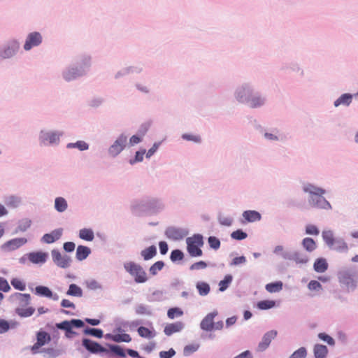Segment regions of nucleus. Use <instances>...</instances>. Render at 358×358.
<instances>
[{
  "label": "nucleus",
  "instance_id": "obj_1",
  "mask_svg": "<svg viewBox=\"0 0 358 358\" xmlns=\"http://www.w3.org/2000/svg\"><path fill=\"white\" fill-rule=\"evenodd\" d=\"M187 250L191 257H201L203 252L200 248L203 245V236L194 234L186 239Z\"/></svg>",
  "mask_w": 358,
  "mask_h": 358
},
{
  "label": "nucleus",
  "instance_id": "obj_2",
  "mask_svg": "<svg viewBox=\"0 0 358 358\" xmlns=\"http://www.w3.org/2000/svg\"><path fill=\"white\" fill-rule=\"evenodd\" d=\"M124 268L134 278L136 282L143 283L147 281V274L141 265L133 262H129L124 264Z\"/></svg>",
  "mask_w": 358,
  "mask_h": 358
},
{
  "label": "nucleus",
  "instance_id": "obj_3",
  "mask_svg": "<svg viewBox=\"0 0 358 358\" xmlns=\"http://www.w3.org/2000/svg\"><path fill=\"white\" fill-rule=\"evenodd\" d=\"M250 95H251V90L250 89L243 88L238 92L237 99L240 102H243L244 101L243 97L245 96H248V98L245 99V100H247L249 102L250 106L252 108L259 107L264 103V99H262L261 97L254 96V97L250 98Z\"/></svg>",
  "mask_w": 358,
  "mask_h": 358
},
{
  "label": "nucleus",
  "instance_id": "obj_4",
  "mask_svg": "<svg viewBox=\"0 0 358 358\" xmlns=\"http://www.w3.org/2000/svg\"><path fill=\"white\" fill-rule=\"evenodd\" d=\"M339 282L348 289H355L357 286V278L355 273L350 271H342L338 273Z\"/></svg>",
  "mask_w": 358,
  "mask_h": 358
},
{
  "label": "nucleus",
  "instance_id": "obj_5",
  "mask_svg": "<svg viewBox=\"0 0 358 358\" xmlns=\"http://www.w3.org/2000/svg\"><path fill=\"white\" fill-rule=\"evenodd\" d=\"M42 42V36L39 32H31L28 34L24 45L25 50H29L33 47L39 45Z\"/></svg>",
  "mask_w": 358,
  "mask_h": 358
},
{
  "label": "nucleus",
  "instance_id": "obj_6",
  "mask_svg": "<svg viewBox=\"0 0 358 358\" xmlns=\"http://www.w3.org/2000/svg\"><path fill=\"white\" fill-rule=\"evenodd\" d=\"M127 138L124 135L120 136L115 143L110 147L109 153L115 157L120 153L124 148Z\"/></svg>",
  "mask_w": 358,
  "mask_h": 358
},
{
  "label": "nucleus",
  "instance_id": "obj_7",
  "mask_svg": "<svg viewBox=\"0 0 358 358\" xmlns=\"http://www.w3.org/2000/svg\"><path fill=\"white\" fill-rule=\"evenodd\" d=\"M54 262L61 268H67L70 266L71 259L67 255H62L58 250H53L51 252Z\"/></svg>",
  "mask_w": 358,
  "mask_h": 358
},
{
  "label": "nucleus",
  "instance_id": "obj_8",
  "mask_svg": "<svg viewBox=\"0 0 358 358\" xmlns=\"http://www.w3.org/2000/svg\"><path fill=\"white\" fill-rule=\"evenodd\" d=\"M82 344L91 353L96 354L106 352V349L100 344L88 338H83Z\"/></svg>",
  "mask_w": 358,
  "mask_h": 358
},
{
  "label": "nucleus",
  "instance_id": "obj_9",
  "mask_svg": "<svg viewBox=\"0 0 358 358\" xmlns=\"http://www.w3.org/2000/svg\"><path fill=\"white\" fill-rule=\"evenodd\" d=\"M20 48L19 43L16 41H10L0 52L3 58H9L14 55Z\"/></svg>",
  "mask_w": 358,
  "mask_h": 358
},
{
  "label": "nucleus",
  "instance_id": "obj_10",
  "mask_svg": "<svg viewBox=\"0 0 358 358\" xmlns=\"http://www.w3.org/2000/svg\"><path fill=\"white\" fill-rule=\"evenodd\" d=\"M310 204L315 208L329 210L331 208V206L328 201L322 196H311L309 200Z\"/></svg>",
  "mask_w": 358,
  "mask_h": 358
},
{
  "label": "nucleus",
  "instance_id": "obj_11",
  "mask_svg": "<svg viewBox=\"0 0 358 358\" xmlns=\"http://www.w3.org/2000/svg\"><path fill=\"white\" fill-rule=\"evenodd\" d=\"M165 235L169 239L178 241L182 239L186 236V233L181 229L171 227L166 229Z\"/></svg>",
  "mask_w": 358,
  "mask_h": 358
},
{
  "label": "nucleus",
  "instance_id": "obj_12",
  "mask_svg": "<svg viewBox=\"0 0 358 358\" xmlns=\"http://www.w3.org/2000/svg\"><path fill=\"white\" fill-rule=\"evenodd\" d=\"M217 315V311L208 314L200 324L201 328L206 331H210L214 329V318Z\"/></svg>",
  "mask_w": 358,
  "mask_h": 358
},
{
  "label": "nucleus",
  "instance_id": "obj_13",
  "mask_svg": "<svg viewBox=\"0 0 358 358\" xmlns=\"http://www.w3.org/2000/svg\"><path fill=\"white\" fill-rule=\"evenodd\" d=\"M84 326V322L80 320L73 319L71 321L64 320L60 323L56 324V327L59 329L69 330V329H72L73 327H82Z\"/></svg>",
  "mask_w": 358,
  "mask_h": 358
},
{
  "label": "nucleus",
  "instance_id": "obj_14",
  "mask_svg": "<svg viewBox=\"0 0 358 358\" xmlns=\"http://www.w3.org/2000/svg\"><path fill=\"white\" fill-rule=\"evenodd\" d=\"M13 301L17 303L20 306L24 307L29 304L31 296L29 294L16 292L10 296Z\"/></svg>",
  "mask_w": 358,
  "mask_h": 358
},
{
  "label": "nucleus",
  "instance_id": "obj_15",
  "mask_svg": "<svg viewBox=\"0 0 358 358\" xmlns=\"http://www.w3.org/2000/svg\"><path fill=\"white\" fill-rule=\"evenodd\" d=\"M277 336L276 331H270L264 334L262 338V341L259 343L258 350L264 351L270 345L271 341Z\"/></svg>",
  "mask_w": 358,
  "mask_h": 358
},
{
  "label": "nucleus",
  "instance_id": "obj_16",
  "mask_svg": "<svg viewBox=\"0 0 358 358\" xmlns=\"http://www.w3.org/2000/svg\"><path fill=\"white\" fill-rule=\"evenodd\" d=\"M62 235V229H57L52 231L50 234H45L42 237V241L45 243H52L59 240Z\"/></svg>",
  "mask_w": 358,
  "mask_h": 358
},
{
  "label": "nucleus",
  "instance_id": "obj_17",
  "mask_svg": "<svg viewBox=\"0 0 358 358\" xmlns=\"http://www.w3.org/2000/svg\"><path fill=\"white\" fill-rule=\"evenodd\" d=\"M27 243L25 238H16L7 241L3 247L7 248L8 250H14Z\"/></svg>",
  "mask_w": 358,
  "mask_h": 358
},
{
  "label": "nucleus",
  "instance_id": "obj_18",
  "mask_svg": "<svg viewBox=\"0 0 358 358\" xmlns=\"http://www.w3.org/2000/svg\"><path fill=\"white\" fill-rule=\"evenodd\" d=\"M303 190L305 192L309 193L311 196H323L325 194V190L321 187H316L313 184H306L303 187Z\"/></svg>",
  "mask_w": 358,
  "mask_h": 358
},
{
  "label": "nucleus",
  "instance_id": "obj_19",
  "mask_svg": "<svg viewBox=\"0 0 358 358\" xmlns=\"http://www.w3.org/2000/svg\"><path fill=\"white\" fill-rule=\"evenodd\" d=\"M184 327V324L181 322H177L167 324L164 328V334L167 336H171L174 333L180 331Z\"/></svg>",
  "mask_w": 358,
  "mask_h": 358
},
{
  "label": "nucleus",
  "instance_id": "obj_20",
  "mask_svg": "<svg viewBox=\"0 0 358 358\" xmlns=\"http://www.w3.org/2000/svg\"><path fill=\"white\" fill-rule=\"evenodd\" d=\"M243 217L245 222H254L261 220V215L256 210H245L243 213Z\"/></svg>",
  "mask_w": 358,
  "mask_h": 358
},
{
  "label": "nucleus",
  "instance_id": "obj_21",
  "mask_svg": "<svg viewBox=\"0 0 358 358\" xmlns=\"http://www.w3.org/2000/svg\"><path fill=\"white\" fill-rule=\"evenodd\" d=\"M91 252L90 248L84 245H79L76 250V258L79 261L85 259Z\"/></svg>",
  "mask_w": 358,
  "mask_h": 358
},
{
  "label": "nucleus",
  "instance_id": "obj_22",
  "mask_svg": "<svg viewBox=\"0 0 358 358\" xmlns=\"http://www.w3.org/2000/svg\"><path fill=\"white\" fill-rule=\"evenodd\" d=\"M322 236L326 244L329 247L332 248L336 241L334 238L333 231L331 230H324L322 231Z\"/></svg>",
  "mask_w": 358,
  "mask_h": 358
},
{
  "label": "nucleus",
  "instance_id": "obj_23",
  "mask_svg": "<svg viewBox=\"0 0 358 358\" xmlns=\"http://www.w3.org/2000/svg\"><path fill=\"white\" fill-rule=\"evenodd\" d=\"M313 267L316 272L324 273L328 268V264L325 259L319 258L315 262Z\"/></svg>",
  "mask_w": 358,
  "mask_h": 358
},
{
  "label": "nucleus",
  "instance_id": "obj_24",
  "mask_svg": "<svg viewBox=\"0 0 358 358\" xmlns=\"http://www.w3.org/2000/svg\"><path fill=\"white\" fill-rule=\"evenodd\" d=\"M328 354V349L325 345L317 344L314 347L315 358H325Z\"/></svg>",
  "mask_w": 358,
  "mask_h": 358
},
{
  "label": "nucleus",
  "instance_id": "obj_25",
  "mask_svg": "<svg viewBox=\"0 0 358 358\" xmlns=\"http://www.w3.org/2000/svg\"><path fill=\"white\" fill-rule=\"evenodd\" d=\"M47 255L43 252L30 253L29 256V260L35 264L44 263L46 260Z\"/></svg>",
  "mask_w": 358,
  "mask_h": 358
},
{
  "label": "nucleus",
  "instance_id": "obj_26",
  "mask_svg": "<svg viewBox=\"0 0 358 358\" xmlns=\"http://www.w3.org/2000/svg\"><path fill=\"white\" fill-rule=\"evenodd\" d=\"M352 95L343 94L334 102V106L338 107L340 105L349 106L352 102Z\"/></svg>",
  "mask_w": 358,
  "mask_h": 358
},
{
  "label": "nucleus",
  "instance_id": "obj_27",
  "mask_svg": "<svg viewBox=\"0 0 358 358\" xmlns=\"http://www.w3.org/2000/svg\"><path fill=\"white\" fill-rule=\"evenodd\" d=\"M157 254V249L155 245H151L141 251V255L144 260H149Z\"/></svg>",
  "mask_w": 358,
  "mask_h": 358
},
{
  "label": "nucleus",
  "instance_id": "obj_28",
  "mask_svg": "<svg viewBox=\"0 0 358 358\" xmlns=\"http://www.w3.org/2000/svg\"><path fill=\"white\" fill-rule=\"evenodd\" d=\"M79 237L83 240L92 241L94 238V235L92 229L84 228L80 230Z\"/></svg>",
  "mask_w": 358,
  "mask_h": 358
},
{
  "label": "nucleus",
  "instance_id": "obj_29",
  "mask_svg": "<svg viewBox=\"0 0 358 358\" xmlns=\"http://www.w3.org/2000/svg\"><path fill=\"white\" fill-rule=\"evenodd\" d=\"M35 311V309L32 307L23 308V307H17L15 309L16 313L23 317H27L32 315Z\"/></svg>",
  "mask_w": 358,
  "mask_h": 358
},
{
  "label": "nucleus",
  "instance_id": "obj_30",
  "mask_svg": "<svg viewBox=\"0 0 358 358\" xmlns=\"http://www.w3.org/2000/svg\"><path fill=\"white\" fill-rule=\"evenodd\" d=\"M36 342L38 344H41L43 346L47 343H49L51 340L50 336L45 331H39L37 333L36 335Z\"/></svg>",
  "mask_w": 358,
  "mask_h": 358
},
{
  "label": "nucleus",
  "instance_id": "obj_31",
  "mask_svg": "<svg viewBox=\"0 0 358 358\" xmlns=\"http://www.w3.org/2000/svg\"><path fill=\"white\" fill-rule=\"evenodd\" d=\"M31 220L29 218H23L20 220L18 222L16 232L27 231L31 227Z\"/></svg>",
  "mask_w": 358,
  "mask_h": 358
},
{
  "label": "nucleus",
  "instance_id": "obj_32",
  "mask_svg": "<svg viewBox=\"0 0 358 358\" xmlns=\"http://www.w3.org/2000/svg\"><path fill=\"white\" fill-rule=\"evenodd\" d=\"M267 292L270 293L278 292L282 289V282L281 281L268 283L265 287Z\"/></svg>",
  "mask_w": 358,
  "mask_h": 358
},
{
  "label": "nucleus",
  "instance_id": "obj_33",
  "mask_svg": "<svg viewBox=\"0 0 358 358\" xmlns=\"http://www.w3.org/2000/svg\"><path fill=\"white\" fill-rule=\"evenodd\" d=\"M66 201L62 197H57L55 201V208L58 212H64L67 208Z\"/></svg>",
  "mask_w": 358,
  "mask_h": 358
},
{
  "label": "nucleus",
  "instance_id": "obj_34",
  "mask_svg": "<svg viewBox=\"0 0 358 358\" xmlns=\"http://www.w3.org/2000/svg\"><path fill=\"white\" fill-rule=\"evenodd\" d=\"M137 331L139 336L143 338H154L156 335V333L155 331H152L145 327H138Z\"/></svg>",
  "mask_w": 358,
  "mask_h": 358
},
{
  "label": "nucleus",
  "instance_id": "obj_35",
  "mask_svg": "<svg viewBox=\"0 0 358 358\" xmlns=\"http://www.w3.org/2000/svg\"><path fill=\"white\" fill-rule=\"evenodd\" d=\"M196 287L199 294L201 296L207 295L210 290L209 285L205 282H197Z\"/></svg>",
  "mask_w": 358,
  "mask_h": 358
},
{
  "label": "nucleus",
  "instance_id": "obj_36",
  "mask_svg": "<svg viewBox=\"0 0 358 358\" xmlns=\"http://www.w3.org/2000/svg\"><path fill=\"white\" fill-rule=\"evenodd\" d=\"M111 339L117 343L125 342L129 343L131 341V338L128 334H117L111 336Z\"/></svg>",
  "mask_w": 358,
  "mask_h": 358
},
{
  "label": "nucleus",
  "instance_id": "obj_37",
  "mask_svg": "<svg viewBox=\"0 0 358 358\" xmlns=\"http://www.w3.org/2000/svg\"><path fill=\"white\" fill-rule=\"evenodd\" d=\"M36 294L40 296H43L46 297H52V291L47 287L45 286H37L35 289Z\"/></svg>",
  "mask_w": 358,
  "mask_h": 358
},
{
  "label": "nucleus",
  "instance_id": "obj_38",
  "mask_svg": "<svg viewBox=\"0 0 358 358\" xmlns=\"http://www.w3.org/2000/svg\"><path fill=\"white\" fill-rule=\"evenodd\" d=\"M59 136L57 133H55V132L46 133L43 136L42 141L44 144H45L46 141L49 142L50 143H57V141H59Z\"/></svg>",
  "mask_w": 358,
  "mask_h": 358
},
{
  "label": "nucleus",
  "instance_id": "obj_39",
  "mask_svg": "<svg viewBox=\"0 0 358 358\" xmlns=\"http://www.w3.org/2000/svg\"><path fill=\"white\" fill-rule=\"evenodd\" d=\"M302 245L308 252H312L316 248V243L311 238H305L303 240Z\"/></svg>",
  "mask_w": 358,
  "mask_h": 358
},
{
  "label": "nucleus",
  "instance_id": "obj_40",
  "mask_svg": "<svg viewBox=\"0 0 358 358\" xmlns=\"http://www.w3.org/2000/svg\"><path fill=\"white\" fill-rule=\"evenodd\" d=\"M331 248L338 252H347L348 250V246L343 239H337Z\"/></svg>",
  "mask_w": 358,
  "mask_h": 358
},
{
  "label": "nucleus",
  "instance_id": "obj_41",
  "mask_svg": "<svg viewBox=\"0 0 358 358\" xmlns=\"http://www.w3.org/2000/svg\"><path fill=\"white\" fill-rule=\"evenodd\" d=\"M66 294L74 296H81L83 295V291L81 288L76 284H71Z\"/></svg>",
  "mask_w": 358,
  "mask_h": 358
},
{
  "label": "nucleus",
  "instance_id": "obj_42",
  "mask_svg": "<svg viewBox=\"0 0 358 358\" xmlns=\"http://www.w3.org/2000/svg\"><path fill=\"white\" fill-rule=\"evenodd\" d=\"M10 284L15 289H17L20 291H24L26 289L25 282L23 280H22L17 278H13L10 280Z\"/></svg>",
  "mask_w": 358,
  "mask_h": 358
},
{
  "label": "nucleus",
  "instance_id": "obj_43",
  "mask_svg": "<svg viewBox=\"0 0 358 358\" xmlns=\"http://www.w3.org/2000/svg\"><path fill=\"white\" fill-rule=\"evenodd\" d=\"M20 202H21V201L19 197L15 196H10L8 198H7V199L6 201V204L8 207L17 208L20 206Z\"/></svg>",
  "mask_w": 358,
  "mask_h": 358
},
{
  "label": "nucleus",
  "instance_id": "obj_44",
  "mask_svg": "<svg viewBox=\"0 0 358 358\" xmlns=\"http://www.w3.org/2000/svg\"><path fill=\"white\" fill-rule=\"evenodd\" d=\"M275 304V303L274 301L264 300L257 303V308L261 310H267L274 307Z\"/></svg>",
  "mask_w": 358,
  "mask_h": 358
},
{
  "label": "nucleus",
  "instance_id": "obj_45",
  "mask_svg": "<svg viewBox=\"0 0 358 358\" xmlns=\"http://www.w3.org/2000/svg\"><path fill=\"white\" fill-rule=\"evenodd\" d=\"M84 334L86 335H91L99 338H101L103 336V331L99 329L87 328L84 330Z\"/></svg>",
  "mask_w": 358,
  "mask_h": 358
},
{
  "label": "nucleus",
  "instance_id": "obj_46",
  "mask_svg": "<svg viewBox=\"0 0 358 358\" xmlns=\"http://www.w3.org/2000/svg\"><path fill=\"white\" fill-rule=\"evenodd\" d=\"M183 315V311L180 308H171L167 312V315L170 319L180 317Z\"/></svg>",
  "mask_w": 358,
  "mask_h": 358
},
{
  "label": "nucleus",
  "instance_id": "obj_47",
  "mask_svg": "<svg viewBox=\"0 0 358 358\" xmlns=\"http://www.w3.org/2000/svg\"><path fill=\"white\" fill-rule=\"evenodd\" d=\"M164 262L158 261L150 266L149 271L152 275H155L158 271H161L164 268Z\"/></svg>",
  "mask_w": 358,
  "mask_h": 358
},
{
  "label": "nucleus",
  "instance_id": "obj_48",
  "mask_svg": "<svg viewBox=\"0 0 358 358\" xmlns=\"http://www.w3.org/2000/svg\"><path fill=\"white\" fill-rule=\"evenodd\" d=\"M110 350L120 357H125L126 353L124 350L120 345H109Z\"/></svg>",
  "mask_w": 358,
  "mask_h": 358
},
{
  "label": "nucleus",
  "instance_id": "obj_49",
  "mask_svg": "<svg viewBox=\"0 0 358 358\" xmlns=\"http://www.w3.org/2000/svg\"><path fill=\"white\" fill-rule=\"evenodd\" d=\"M231 280L232 277L231 275H226L224 280H221L219 283L220 291L223 292L227 289Z\"/></svg>",
  "mask_w": 358,
  "mask_h": 358
},
{
  "label": "nucleus",
  "instance_id": "obj_50",
  "mask_svg": "<svg viewBox=\"0 0 358 358\" xmlns=\"http://www.w3.org/2000/svg\"><path fill=\"white\" fill-rule=\"evenodd\" d=\"M88 144L86 143L85 141H79L76 142V143H69L67 145V148H77L80 150H86L88 149Z\"/></svg>",
  "mask_w": 358,
  "mask_h": 358
},
{
  "label": "nucleus",
  "instance_id": "obj_51",
  "mask_svg": "<svg viewBox=\"0 0 358 358\" xmlns=\"http://www.w3.org/2000/svg\"><path fill=\"white\" fill-rule=\"evenodd\" d=\"M170 258L172 262L180 261L184 258V254L180 250H174L171 252Z\"/></svg>",
  "mask_w": 358,
  "mask_h": 358
},
{
  "label": "nucleus",
  "instance_id": "obj_52",
  "mask_svg": "<svg viewBox=\"0 0 358 358\" xmlns=\"http://www.w3.org/2000/svg\"><path fill=\"white\" fill-rule=\"evenodd\" d=\"M307 355L306 349L303 347L300 348L293 352L290 358H305Z\"/></svg>",
  "mask_w": 358,
  "mask_h": 358
},
{
  "label": "nucleus",
  "instance_id": "obj_53",
  "mask_svg": "<svg viewBox=\"0 0 358 358\" xmlns=\"http://www.w3.org/2000/svg\"><path fill=\"white\" fill-rule=\"evenodd\" d=\"M209 245L214 250H217L220 247V241L215 236H210L208 239Z\"/></svg>",
  "mask_w": 358,
  "mask_h": 358
},
{
  "label": "nucleus",
  "instance_id": "obj_54",
  "mask_svg": "<svg viewBox=\"0 0 358 358\" xmlns=\"http://www.w3.org/2000/svg\"><path fill=\"white\" fill-rule=\"evenodd\" d=\"M318 337L323 341L327 343V344H329L331 346H334L335 345L334 339L330 336L326 334L325 333H320L318 334Z\"/></svg>",
  "mask_w": 358,
  "mask_h": 358
},
{
  "label": "nucleus",
  "instance_id": "obj_55",
  "mask_svg": "<svg viewBox=\"0 0 358 358\" xmlns=\"http://www.w3.org/2000/svg\"><path fill=\"white\" fill-rule=\"evenodd\" d=\"M247 234L245 232H243L241 229H238L231 234V236L232 238L235 240H243L245 239L247 237Z\"/></svg>",
  "mask_w": 358,
  "mask_h": 358
},
{
  "label": "nucleus",
  "instance_id": "obj_56",
  "mask_svg": "<svg viewBox=\"0 0 358 358\" xmlns=\"http://www.w3.org/2000/svg\"><path fill=\"white\" fill-rule=\"evenodd\" d=\"M306 233L310 235H318L320 231L316 226L308 224L306 227Z\"/></svg>",
  "mask_w": 358,
  "mask_h": 358
},
{
  "label": "nucleus",
  "instance_id": "obj_57",
  "mask_svg": "<svg viewBox=\"0 0 358 358\" xmlns=\"http://www.w3.org/2000/svg\"><path fill=\"white\" fill-rule=\"evenodd\" d=\"M207 267V264L203 261H200L196 263H194L190 266L191 270H200L204 269Z\"/></svg>",
  "mask_w": 358,
  "mask_h": 358
},
{
  "label": "nucleus",
  "instance_id": "obj_58",
  "mask_svg": "<svg viewBox=\"0 0 358 358\" xmlns=\"http://www.w3.org/2000/svg\"><path fill=\"white\" fill-rule=\"evenodd\" d=\"M10 289V287L8 281L3 278H0V290H2L4 292H7Z\"/></svg>",
  "mask_w": 358,
  "mask_h": 358
},
{
  "label": "nucleus",
  "instance_id": "obj_59",
  "mask_svg": "<svg viewBox=\"0 0 358 358\" xmlns=\"http://www.w3.org/2000/svg\"><path fill=\"white\" fill-rule=\"evenodd\" d=\"M175 354H176L175 350L171 348L168 351L160 352L159 357H160V358H171Z\"/></svg>",
  "mask_w": 358,
  "mask_h": 358
},
{
  "label": "nucleus",
  "instance_id": "obj_60",
  "mask_svg": "<svg viewBox=\"0 0 358 358\" xmlns=\"http://www.w3.org/2000/svg\"><path fill=\"white\" fill-rule=\"evenodd\" d=\"M182 138L187 141H192L196 143H199L201 141V138L199 136L191 135V134H183Z\"/></svg>",
  "mask_w": 358,
  "mask_h": 358
},
{
  "label": "nucleus",
  "instance_id": "obj_61",
  "mask_svg": "<svg viewBox=\"0 0 358 358\" xmlns=\"http://www.w3.org/2000/svg\"><path fill=\"white\" fill-rule=\"evenodd\" d=\"M308 287L310 290H317L322 288L321 284L317 280H311Z\"/></svg>",
  "mask_w": 358,
  "mask_h": 358
},
{
  "label": "nucleus",
  "instance_id": "obj_62",
  "mask_svg": "<svg viewBox=\"0 0 358 358\" xmlns=\"http://www.w3.org/2000/svg\"><path fill=\"white\" fill-rule=\"evenodd\" d=\"M9 323L4 320H0V334L6 332L9 329Z\"/></svg>",
  "mask_w": 358,
  "mask_h": 358
},
{
  "label": "nucleus",
  "instance_id": "obj_63",
  "mask_svg": "<svg viewBox=\"0 0 358 358\" xmlns=\"http://www.w3.org/2000/svg\"><path fill=\"white\" fill-rule=\"evenodd\" d=\"M63 248L65 251L71 252L75 250L76 245L73 242H66L64 243Z\"/></svg>",
  "mask_w": 358,
  "mask_h": 358
},
{
  "label": "nucleus",
  "instance_id": "obj_64",
  "mask_svg": "<svg viewBox=\"0 0 358 358\" xmlns=\"http://www.w3.org/2000/svg\"><path fill=\"white\" fill-rule=\"evenodd\" d=\"M245 262H246L245 257L244 256H241V257H235L232 260L231 265L236 266V265L244 264Z\"/></svg>",
  "mask_w": 358,
  "mask_h": 358
}]
</instances>
